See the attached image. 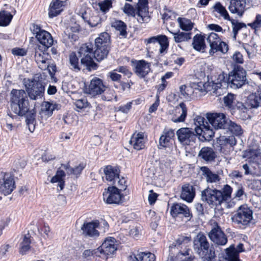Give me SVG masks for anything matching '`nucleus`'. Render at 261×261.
I'll return each instance as SVG.
<instances>
[{
  "label": "nucleus",
  "instance_id": "nucleus-53",
  "mask_svg": "<svg viewBox=\"0 0 261 261\" xmlns=\"http://www.w3.org/2000/svg\"><path fill=\"white\" fill-rule=\"evenodd\" d=\"M97 249L93 250H86L83 253L84 261H95L96 257L99 252Z\"/></svg>",
  "mask_w": 261,
  "mask_h": 261
},
{
  "label": "nucleus",
  "instance_id": "nucleus-18",
  "mask_svg": "<svg viewBox=\"0 0 261 261\" xmlns=\"http://www.w3.org/2000/svg\"><path fill=\"white\" fill-rule=\"evenodd\" d=\"M207 119L216 129L225 128L227 125L226 117L223 113H212L207 115Z\"/></svg>",
  "mask_w": 261,
  "mask_h": 261
},
{
  "label": "nucleus",
  "instance_id": "nucleus-31",
  "mask_svg": "<svg viewBox=\"0 0 261 261\" xmlns=\"http://www.w3.org/2000/svg\"><path fill=\"white\" fill-rule=\"evenodd\" d=\"M210 46L209 54L211 56H214V54L218 51L225 54L228 50V45L225 42L221 41V39L210 43Z\"/></svg>",
  "mask_w": 261,
  "mask_h": 261
},
{
  "label": "nucleus",
  "instance_id": "nucleus-34",
  "mask_svg": "<svg viewBox=\"0 0 261 261\" xmlns=\"http://www.w3.org/2000/svg\"><path fill=\"white\" fill-rule=\"evenodd\" d=\"M195 192L193 186L187 184L184 185L181 188L180 198L188 202H191L195 197Z\"/></svg>",
  "mask_w": 261,
  "mask_h": 261
},
{
  "label": "nucleus",
  "instance_id": "nucleus-57",
  "mask_svg": "<svg viewBox=\"0 0 261 261\" xmlns=\"http://www.w3.org/2000/svg\"><path fill=\"white\" fill-rule=\"evenodd\" d=\"M115 97L116 96L114 90L106 87V90L103 92V95H101V98L103 100L110 101Z\"/></svg>",
  "mask_w": 261,
  "mask_h": 261
},
{
  "label": "nucleus",
  "instance_id": "nucleus-5",
  "mask_svg": "<svg viewBox=\"0 0 261 261\" xmlns=\"http://www.w3.org/2000/svg\"><path fill=\"white\" fill-rule=\"evenodd\" d=\"M110 36L107 32L100 33L95 40L94 58L97 61L106 58L109 51Z\"/></svg>",
  "mask_w": 261,
  "mask_h": 261
},
{
  "label": "nucleus",
  "instance_id": "nucleus-42",
  "mask_svg": "<svg viewBox=\"0 0 261 261\" xmlns=\"http://www.w3.org/2000/svg\"><path fill=\"white\" fill-rule=\"evenodd\" d=\"M31 237L29 234L23 236L19 244V253L24 255L25 254L31 249Z\"/></svg>",
  "mask_w": 261,
  "mask_h": 261
},
{
  "label": "nucleus",
  "instance_id": "nucleus-30",
  "mask_svg": "<svg viewBox=\"0 0 261 261\" xmlns=\"http://www.w3.org/2000/svg\"><path fill=\"white\" fill-rule=\"evenodd\" d=\"M103 172L106 179L112 185H116V179L119 178L120 170L114 167L109 165L105 167Z\"/></svg>",
  "mask_w": 261,
  "mask_h": 261
},
{
  "label": "nucleus",
  "instance_id": "nucleus-59",
  "mask_svg": "<svg viewBox=\"0 0 261 261\" xmlns=\"http://www.w3.org/2000/svg\"><path fill=\"white\" fill-rule=\"evenodd\" d=\"M248 25L251 29L256 31L261 28V15L257 14L256 15L255 20L251 23H248Z\"/></svg>",
  "mask_w": 261,
  "mask_h": 261
},
{
  "label": "nucleus",
  "instance_id": "nucleus-35",
  "mask_svg": "<svg viewBox=\"0 0 261 261\" xmlns=\"http://www.w3.org/2000/svg\"><path fill=\"white\" fill-rule=\"evenodd\" d=\"M247 103L251 108L257 109L261 107V89L250 94L247 98Z\"/></svg>",
  "mask_w": 261,
  "mask_h": 261
},
{
  "label": "nucleus",
  "instance_id": "nucleus-27",
  "mask_svg": "<svg viewBox=\"0 0 261 261\" xmlns=\"http://www.w3.org/2000/svg\"><path fill=\"white\" fill-rule=\"evenodd\" d=\"M65 2L60 0H52L48 9V16L49 18L55 17L63 11Z\"/></svg>",
  "mask_w": 261,
  "mask_h": 261
},
{
  "label": "nucleus",
  "instance_id": "nucleus-7",
  "mask_svg": "<svg viewBox=\"0 0 261 261\" xmlns=\"http://www.w3.org/2000/svg\"><path fill=\"white\" fill-rule=\"evenodd\" d=\"M79 57L81 58V63L89 69L94 68L96 66L93 61L94 52L91 44H83L78 51Z\"/></svg>",
  "mask_w": 261,
  "mask_h": 261
},
{
  "label": "nucleus",
  "instance_id": "nucleus-61",
  "mask_svg": "<svg viewBox=\"0 0 261 261\" xmlns=\"http://www.w3.org/2000/svg\"><path fill=\"white\" fill-rule=\"evenodd\" d=\"M99 6L100 10L105 13L108 11L112 7V1L111 0H105L99 4Z\"/></svg>",
  "mask_w": 261,
  "mask_h": 261
},
{
  "label": "nucleus",
  "instance_id": "nucleus-26",
  "mask_svg": "<svg viewBox=\"0 0 261 261\" xmlns=\"http://www.w3.org/2000/svg\"><path fill=\"white\" fill-rule=\"evenodd\" d=\"M170 214L173 217L182 215L185 217L191 218L192 214L188 207L182 203H174L170 209Z\"/></svg>",
  "mask_w": 261,
  "mask_h": 261
},
{
  "label": "nucleus",
  "instance_id": "nucleus-33",
  "mask_svg": "<svg viewBox=\"0 0 261 261\" xmlns=\"http://www.w3.org/2000/svg\"><path fill=\"white\" fill-rule=\"evenodd\" d=\"M246 6L245 0H231L228 9L230 12L242 16Z\"/></svg>",
  "mask_w": 261,
  "mask_h": 261
},
{
  "label": "nucleus",
  "instance_id": "nucleus-56",
  "mask_svg": "<svg viewBox=\"0 0 261 261\" xmlns=\"http://www.w3.org/2000/svg\"><path fill=\"white\" fill-rule=\"evenodd\" d=\"M229 130L234 135L240 136L243 134V130L241 126L236 123L229 121L228 124Z\"/></svg>",
  "mask_w": 261,
  "mask_h": 261
},
{
  "label": "nucleus",
  "instance_id": "nucleus-11",
  "mask_svg": "<svg viewBox=\"0 0 261 261\" xmlns=\"http://www.w3.org/2000/svg\"><path fill=\"white\" fill-rule=\"evenodd\" d=\"M15 188V181L13 176L9 173H0V193L8 195Z\"/></svg>",
  "mask_w": 261,
  "mask_h": 261
},
{
  "label": "nucleus",
  "instance_id": "nucleus-52",
  "mask_svg": "<svg viewBox=\"0 0 261 261\" xmlns=\"http://www.w3.org/2000/svg\"><path fill=\"white\" fill-rule=\"evenodd\" d=\"M69 67L71 69L76 72L81 69L79 59L75 53H72L69 55Z\"/></svg>",
  "mask_w": 261,
  "mask_h": 261
},
{
  "label": "nucleus",
  "instance_id": "nucleus-24",
  "mask_svg": "<svg viewBox=\"0 0 261 261\" xmlns=\"http://www.w3.org/2000/svg\"><path fill=\"white\" fill-rule=\"evenodd\" d=\"M49 55L40 49V46L36 48L35 53V60L39 68L41 70H46L48 67L49 61Z\"/></svg>",
  "mask_w": 261,
  "mask_h": 261
},
{
  "label": "nucleus",
  "instance_id": "nucleus-8",
  "mask_svg": "<svg viewBox=\"0 0 261 261\" xmlns=\"http://www.w3.org/2000/svg\"><path fill=\"white\" fill-rule=\"evenodd\" d=\"M252 219V211L246 205L240 206L231 217L233 222L241 226L247 225Z\"/></svg>",
  "mask_w": 261,
  "mask_h": 261
},
{
  "label": "nucleus",
  "instance_id": "nucleus-54",
  "mask_svg": "<svg viewBox=\"0 0 261 261\" xmlns=\"http://www.w3.org/2000/svg\"><path fill=\"white\" fill-rule=\"evenodd\" d=\"M112 27L119 31L120 35L125 37L126 36V26L123 21L117 20H115L112 23Z\"/></svg>",
  "mask_w": 261,
  "mask_h": 261
},
{
  "label": "nucleus",
  "instance_id": "nucleus-48",
  "mask_svg": "<svg viewBox=\"0 0 261 261\" xmlns=\"http://www.w3.org/2000/svg\"><path fill=\"white\" fill-rule=\"evenodd\" d=\"M155 256L150 252H141L137 253L133 261H155Z\"/></svg>",
  "mask_w": 261,
  "mask_h": 261
},
{
  "label": "nucleus",
  "instance_id": "nucleus-16",
  "mask_svg": "<svg viewBox=\"0 0 261 261\" xmlns=\"http://www.w3.org/2000/svg\"><path fill=\"white\" fill-rule=\"evenodd\" d=\"M176 133L179 141L183 145H192L197 138V135L189 128H181Z\"/></svg>",
  "mask_w": 261,
  "mask_h": 261
},
{
  "label": "nucleus",
  "instance_id": "nucleus-63",
  "mask_svg": "<svg viewBox=\"0 0 261 261\" xmlns=\"http://www.w3.org/2000/svg\"><path fill=\"white\" fill-rule=\"evenodd\" d=\"M124 13L127 14L128 15L135 16L136 17L135 14V10L134 7L129 4L126 3L123 8Z\"/></svg>",
  "mask_w": 261,
  "mask_h": 261
},
{
  "label": "nucleus",
  "instance_id": "nucleus-47",
  "mask_svg": "<svg viewBox=\"0 0 261 261\" xmlns=\"http://www.w3.org/2000/svg\"><path fill=\"white\" fill-rule=\"evenodd\" d=\"M61 106L59 104L45 101L42 105V111L46 113L47 115L51 116L54 110H59Z\"/></svg>",
  "mask_w": 261,
  "mask_h": 261
},
{
  "label": "nucleus",
  "instance_id": "nucleus-36",
  "mask_svg": "<svg viewBox=\"0 0 261 261\" xmlns=\"http://www.w3.org/2000/svg\"><path fill=\"white\" fill-rule=\"evenodd\" d=\"M243 157L253 163L261 164V152L258 149H249L244 151Z\"/></svg>",
  "mask_w": 261,
  "mask_h": 261
},
{
  "label": "nucleus",
  "instance_id": "nucleus-25",
  "mask_svg": "<svg viewBox=\"0 0 261 261\" xmlns=\"http://www.w3.org/2000/svg\"><path fill=\"white\" fill-rule=\"evenodd\" d=\"M99 222L94 221L90 222L84 223L81 229L83 233L89 237H97L99 236V231L96 229L99 226Z\"/></svg>",
  "mask_w": 261,
  "mask_h": 261
},
{
  "label": "nucleus",
  "instance_id": "nucleus-41",
  "mask_svg": "<svg viewBox=\"0 0 261 261\" xmlns=\"http://www.w3.org/2000/svg\"><path fill=\"white\" fill-rule=\"evenodd\" d=\"M169 32L173 35V39L176 43L185 42L191 40L192 34L191 33H186L178 31L176 32H173L170 31Z\"/></svg>",
  "mask_w": 261,
  "mask_h": 261
},
{
  "label": "nucleus",
  "instance_id": "nucleus-50",
  "mask_svg": "<svg viewBox=\"0 0 261 261\" xmlns=\"http://www.w3.org/2000/svg\"><path fill=\"white\" fill-rule=\"evenodd\" d=\"M62 167L66 170V172L69 175H74L75 176L79 175L81 174L82 171L85 168L83 164H80L75 168H71L68 164L63 165Z\"/></svg>",
  "mask_w": 261,
  "mask_h": 261
},
{
  "label": "nucleus",
  "instance_id": "nucleus-23",
  "mask_svg": "<svg viewBox=\"0 0 261 261\" xmlns=\"http://www.w3.org/2000/svg\"><path fill=\"white\" fill-rule=\"evenodd\" d=\"M187 107L184 102L180 103L173 110L171 120L175 123L184 122L187 116Z\"/></svg>",
  "mask_w": 261,
  "mask_h": 261
},
{
  "label": "nucleus",
  "instance_id": "nucleus-10",
  "mask_svg": "<svg viewBox=\"0 0 261 261\" xmlns=\"http://www.w3.org/2000/svg\"><path fill=\"white\" fill-rule=\"evenodd\" d=\"M246 71L243 68L238 67L229 75L230 86L233 88H240L246 81Z\"/></svg>",
  "mask_w": 261,
  "mask_h": 261
},
{
  "label": "nucleus",
  "instance_id": "nucleus-12",
  "mask_svg": "<svg viewBox=\"0 0 261 261\" xmlns=\"http://www.w3.org/2000/svg\"><path fill=\"white\" fill-rule=\"evenodd\" d=\"M122 195L115 186L109 187L103 193V201L107 204H119L122 202Z\"/></svg>",
  "mask_w": 261,
  "mask_h": 261
},
{
  "label": "nucleus",
  "instance_id": "nucleus-40",
  "mask_svg": "<svg viewBox=\"0 0 261 261\" xmlns=\"http://www.w3.org/2000/svg\"><path fill=\"white\" fill-rule=\"evenodd\" d=\"M192 45L194 49L198 51L204 52L206 45L203 36L196 34L193 39Z\"/></svg>",
  "mask_w": 261,
  "mask_h": 261
},
{
  "label": "nucleus",
  "instance_id": "nucleus-1",
  "mask_svg": "<svg viewBox=\"0 0 261 261\" xmlns=\"http://www.w3.org/2000/svg\"><path fill=\"white\" fill-rule=\"evenodd\" d=\"M27 92L24 90L12 89L10 93L12 111L18 116H23L28 112L29 102Z\"/></svg>",
  "mask_w": 261,
  "mask_h": 261
},
{
  "label": "nucleus",
  "instance_id": "nucleus-46",
  "mask_svg": "<svg viewBox=\"0 0 261 261\" xmlns=\"http://www.w3.org/2000/svg\"><path fill=\"white\" fill-rule=\"evenodd\" d=\"M180 95L186 99H191L195 97L193 89L190 85L187 86L185 85H181L179 87Z\"/></svg>",
  "mask_w": 261,
  "mask_h": 261
},
{
  "label": "nucleus",
  "instance_id": "nucleus-37",
  "mask_svg": "<svg viewBox=\"0 0 261 261\" xmlns=\"http://www.w3.org/2000/svg\"><path fill=\"white\" fill-rule=\"evenodd\" d=\"M190 251V249H187L185 252L179 251L176 255L169 254L166 261H192L193 257L189 254Z\"/></svg>",
  "mask_w": 261,
  "mask_h": 261
},
{
  "label": "nucleus",
  "instance_id": "nucleus-21",
  "mask_svg": "<svg viewBox=\"0 0 261 261\" xmlns=\"http://www.w3.org/2000/svg\"><path fill=\"white\" fill-rule=\"evenodd\" d=\"M106 90V86L103 84V81L98 78L94 77L90 82V84L87 90V92L94 96L101 94Z\"/></svg>",
  "mask_w": 261,
  "mask_h": 261
},
{
  "label": "nucleus",
  "instance_id": "nucleus-32",
  "mask_svg": "<svg viewBox=\"0 0 261 261\" xmlns=\"http://www.w3.org/2000/svg\"><path fill=\"white\" fill-rule=\"evenodd\" d=\"M129 143L133 148L137 150L143 149L145 147L144 134L143 133H138L133 134Z\"/></svg>",
  "mask_w": 261,
  "mask_h": 261
},
{
  "label": "nucleus",
  "instance_id": "nucleus-38",
  "mask_svg": "<svg viewBox=\"0 0 261 261\" xmlns=\"http://www.w3.org/2000/svg\"><path fill=\"white\" fill-rule=\"evenodd\" d=\"M174 132L172 129H165L160 137L159 145L162 147H166L169 143L173 139Z\"/></svg>",
  "mask_w": 261,
  "mask_h": 261
},
{
  "label": "nucleus",
  "instance_id": "nucleus-51",
  "mask_svg": "<svg viewBox=\"0 0 261 261\" xmlns=\"http://www.w3.org/2000/svg\"><path fill=\"white\" fill-rule=\"evenodd\" d=\"M232 192V189L230 186L228 185H225L222 190L220 191V194L221 195L220 196V199H221V202L227 201L230 199Z\"/></svg>",
  "mask_w": 261,
  "mask_h": 261
},
{
  "label": "nucleus",
  "instance_id": "nucleus-62",
  "mask_svg": "<svg viewBox=\"0 0 261 261\" xmlns=\"http://www.w3.org/2000/svg\"><path fill=\"white\" fill-rule=\"evenodd\" d=\"M251 171L252 175L253 176H261V167L260 164L255 163H251Z\"/></svg>",
  "mask_w": 261,
  "mask_h": 261
},
{
  "label": "nucleus",
  "instance_id": "nucleus-19",
  "mask_svg": "<svg viewBox=\"0 0 261 261\" xmlns=\"http://www.w3.org/2000/svg\"><path fill=\"white\" fill-rule=\"evenodd\" d=\"M117 249L116 240L113 237H107L103 242L101 245L98 248L100 253L106 255L113 254Z\"/></svg>",
  "mask_w": 261,
  "mask_h": 261
},
{
  "label": "nucleus",
  "instance_id": "nucleus-22",
  "mask_svg": "<svg viewBox=\"0 0 261 261\" xmlns=\"http://www.w3.org/2000/svg\"><path fill=\"white\" fill-rule=\"evenodd\" d=\"M224 104L225 107L231 110L238 109L245 112L247 108L241 102L237 101L236 95L232 93H228L223 98Z\"/></svg>",
  "mask_w": 261,
  "mask_h": 261
},
{
  "label": "nucleus",
  "instance_id": "nucleus-6",
  "mask_svg": "<svg viewBox=\"0 0 261 261\" xmlns=\"http://www.w3.org/2000/svg\"><path fill=\"white\" fill-rule=\"evenodd\" d=\"M194 123L196 126L195 131L199 136L200 140L202 141H209L214 137L215 133L204 117L196 116L194 119Z\"/></svg>",
  "mask_w": 261,
  "mask_h": 261
},
{
  "label": "nucleus",
  "instance_id": "nucleus-64",
  "mask_svg": "<svg viewBox=\"0 0 261 261\" xmlns=\"http://www.w3.org/2000/svg\"><path fill=\"white\" fill-rule=\"evenodd\" d=\"M88 23L91 27L97 26L100 22V18L98 15L92 16L87 21Z\"/></svg>",
  "mask_w": 261,
  "mask_h": 261
},
{
  "label": "nucleus",
  "instance_id": "nucleus-29",
  "mask_svg": "<svg viewBox=\"0 0 261 261\" xmlns=\"http://www.w3.org/2000/svg\"><path fill=\"white\" fill-rule=\"evenodd\" d=\"M79 31V27L77 25L66 28L63 34V39L64 42L66 43H73L78 38L76 33Z\"/></svg>",
  "mask_w": 261,
  "mask_h": 261
},
{
  "label": "nucleus",
  "instance_id": "nucleus-44",
  "mask_svg": "<svg viewBox=\"0 0 261 261\" xmlns=\"http://www.w3.org/2000/svg\"><path fill=\"white\" fill-rule=\"evenodd\" d=\"M191 241V238L185 236H179L176 240V244L174 247H171L170 249V253L174 254V253L176 252V250H177L178 252L179 251L178 248L177 247H179L180 245L186 248L188 246L187 244L189 243Z\"/></svg>",
  "mask_w": 261,
  "mask_h": 261
},
{
  "label": "nucleus",
  "instance_id": "nucleus-2",
  "mask_svg": "<svg viewBox=\"0 0 261 261\" xmlns=\"http://www.w3.org/2000/svg\"><path fill=\"white\" fill-rule=\"evenodd\" d=\"M192 89H193L194 93H197V91L200 92L201 93L212 91L216 96H219L223 92V90L226 89L228 87V83L225 80L224 74L219 75L216 82H208L203 83L202 82L191 83Z\"/></svg>",
  "mask_w": 261,
  "mask_h": 261
},
{
  "label": "nucleus",
  "instance_id": "nucleus-45",
  "mask_svg": "<svg viewBox=\"0 0 261 261\" xmlns=\"http://www.w3.org/2000/svg\"><path fill=\"white\" fill-rule=\"evenodd\" d=\"M179 28L183 31H190L194 27V23L190 19L185 17H178L177 19Z\"/></svg>",
  "mask_w": 261,
  "mask_h": 261
},
{
  "label": "nucleus",
  "instance_id": "nucleus-60",
  "mask_svg": "<svg viewBox=\"0 0 261 261\" xmlns=\"http://www.w3.org/2000/svg\"><path fill=\"white\" fill-rule=\"evenodd\" d=\"M232 32L233 33V38L234 40L236 39L237 35L239 30L243 28H246V24L241 22H232Z\"/></svg>",
  "mask_w": 261,
  "mask_h": 261
},
{
  "label": "nucleus",
  "instance_id": "nucleus-49",
  "mask_svg": "<svg viewBox=\"0 0 261 261\" xmlns=\"http://www.w3.org/2000/svg\"><path fill=\"white\" fill-rule=\"evenodd\" d=\"M13 15L8 11L2 10L0 11V26L6 27L11 22Z\"/></svg>",
  "mask_w": 261,
  "mask_h": 261
},
{
  "label": "nucleus",
  "instance_id": "nucleus-4",
  "mask_svg": "<svg viewBox=\"0 0 261 261\" xmlns=\"http://www.w3.org/2000/svg\"><path fill=\"white\" fill-rule=\"evenodd\" d=\"M193 248L195 251L202 258H206L207 261H212L215 257V253L210 248V243L206 236L199 233L193 241Z\"/></svg>",
  "mask_w": 261,
  "mask_h": 261
},
{
  "label": "nucleus",
  "instance_id": "nucleus-13",
  "mask_svg": "<svg viewBox=\"0 0 261 261\" xmlns=\"http://www.w3.org/2000/svg\"><path fill=\"white\" fill-rule=\"evenodd\" d=\"M220 195H221L220 190L207 188L202 192L201 199L202 201L212 206L220 205Z\"/></svg>",
  "mask_w": 261,
  "mask_h": 261
},
{
  "label": "nucleus",
  "instance_id": "nucleus-17",
  "mask_svg": "<svg viewBox=\"0 0 261 261\" xmlns=\"http://www.w3.org/2000/svg\"><path fill=\"white\" fill-rule=\"evenodd\" d=\"M156 42H158L160 45V54L163 56L166 54L169 45L168 37L166 35H160L144 40V43L146 45Z\"/></svg>",
  "mask_w": 261,
  "mask_h": 261
},
{
  "label": "nucleus",
  "instance_id": "nucleus-43",
  "mask_svg": "<svg viewBox=\"0 0 261 261\" xmlns=\"http://www.w3.org/2000/svg\"><path fill=\"white\" fill-rule=\"evenodd\" d=\"M198 155L205 161H212L216 156L213 149L208 147H202L199 151Z\"/></svg>",
  "mask_w": 261,
  "mask_h": 261
},
{
  "label": "nucleus",
  "instance_id": "nucleus-55",
  "mask_svg": "<svg viewBox=\"0 0 261 261\" xmlns=\"http://www.w3.org/2000/svg\"><path fill=\"white\" fill-rule=\"evenodd\" d=\"M214 9L215 11L219 13L221 16L223 17L224 19L230 20V17L226 9L220 3H217L214 6Z\"/></svg>",
  "mask_w": 261,
  "mask_h": 261
},
{
  "label": "nucleus",
  "instance_id": "nucleus-15",
  "mask_svg": "<svg viewBox=\"0 0 261 261\" xmlns=\"http://www.w3.org/2000/svg\"><path fill=\"white\" fill-rule=\"evenodd\" d=\"M135 73L140 78H144L151 71L150 63L144 60L132 61Z\"/></svg>",
  "mask_w": 261,
  "mask_h": 261
},
{
  "label": "nucleus",
  "instance_id": "nucleus-58",
  "mask_svg": "<svg viewBox=\"0 0 261 261\" xmlns=\"http://www.w3.org/2000/svg\"><path fill=\"white\" fill-rule=\"evenodd\" d=\"M65 177V172L62 170H58L56 175L51 178L50 182L51 183L59 182L64 179Z\"/></svg>",
  "mask_w": 261,
  "mask_h": 261
},
{
  "label": "nucleus",
  "instance_id": "nucleus-9",
  "mask_svg": "<svg viewBox=\"0 0 261 261\" xmlns=\"http://www.w3.org/2000/svg\"><path fill=\"white\" fill-rule=\"evenodd\" d=\"M208 235L210 240L217 245L224 246L227 243L226 234L216 222H212L211 230Z\"/></svg>",
  "mask_w": 261,
  "mask_h": 261
},
{
  "label": "nucleus",
  "instance_id": "nucleus-14",
  "mask_svg": "<svg viewBox=\"0 0 261 261\" xmlns=\"http://www.w3.org/2000/svg\"><path fill=\"white\" fill-rule=\"evenodd\" d=\"M33 31L37 40L45 47L48 48L53 44L54 40L51 34L38 25H34Z\"/></svg>",
  "mask_w": 261,
  "mask_h": 261
},
{
  "label": "nucleus",
  "instance_id": "nucleus-28",
  "mask_svg": "<svg viewBox=\"0 0 261 261\" xmlns=\"http://www.w3.org/2000/svg\"><path fill=\"white\" fill-rule=\"evenodd\" d=\"M226 255L228 258H231L233 261H240L239 258V253L245 251L244 248V245L239 243L236 247L234 245H230L229 247L225 249Z\"/></svg>",
  "mask_w": 261,
  "mask_h": 261
},
{
  "label": "nucleus",
  "instance_id": "nucleus-39",
  "mask_svg": "<svg viewBox=\"0 0 261 261\" xmlns=\"http://www.w3.org/2000/svg\"><path fill=\"white\" fill-rule=\"evenodd\" d=\"M201 171L202 174L205 178L206 180L209 183H214L220 181V177L217 174L212 172L208 168L206 167H201Z\"/></svg>",
  "mask_w": 261,
  "mask_h": 261
},
{
  "label": "nucleus",
  "instance_id": "nucleus-3",
  "mask_svg": "<svg viewBox=\"0 0 261 261\" xmlns=\"http://www.w3.org/2000/svg\"><path fill=\"white\" fill-rule=\"evenodd\" d=\"M25 91L31 99L36 100L43 96L45 84L41 75L36 74L33 78H24L22 81Z\"/></svg>",
  "mask_w": 261,
  "mask_h": 261
},
{
  "label": "nucleus",
  "instance_id": "nucleus-20",
  "mask_svg": "<svg viewBox=\"0 0 261 261\" xmlns=\"http://www.w3.org/2000/svg\"><path fill=\"white\" fill-rule=\"evenodd\" d=\"M136 18L140 23L147 22L149 20L148 10V1L138 0Z\"/></svg>",
  "mask_w": 261,
  "mask_h": 261
}]
</instances>
